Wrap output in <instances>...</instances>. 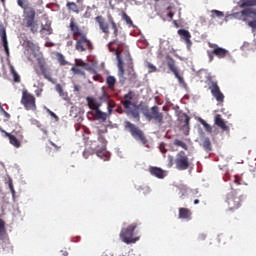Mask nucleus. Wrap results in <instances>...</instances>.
Masks as SVG:
<instances>
[{"mask_svg": "<svg viewBox=\"0 0 256 256\" xmlns=\"http://www.w3.org/2000/svg\"><path fill=\"white\" fill-rule=\"evenodd\" d=\"M10 73L13 77L14 83H21V76L17 73L14 66H10Z\"/></svg>", "mask_w": 256, "mask_h": 256, "instance_id": "obj_26", "label": "nucleus"}, {"mask_svg": "<svg viewBox=\"0 0 256 256\" xmlns=\"http://www.w3.org/2000/svg\"><path fill=\"white\" fill-rule=\"evenodd\" d=\"M5 137L9 139L10 145L19 149L21 147V141L23 139V132L18 130L17 132L12 131V133L5 132Z\"/></svg>", "mask_w": 256, "mask_h": 256, "instance_id": "obj_15", "label": "nucleus"}, {"mask_svg": "<svg viewBox=\"0 0 256 256\" xmlns=\"http://www.w3.org/2000/svg\"><path fill=\"white\" fill-rule=\"evenodd\" d=\"M94 116L96 117V119H98V121H102L103 123L107 121V113L101 111L100 109L95 111Z\"/></svg>", "mask_w": 256, "mask_h": 256, "instance_id": "obj_25", "label": "nucleus"}, {"mask_svg": "<svg viewBox=\"0 0 256 256\" xmlns=\"http://www.w3.org/2000/svg\"><path fill=\"white\" fill-rule=\"evenodd\" d=\"M150 173L158 179H165V171L159 167H150Z\"/></svg>", "mask_w": 256, "mask_h": 256, "instance_id": "obj_23", "label": "nucleus"}, {"mask_svg": "<svg viewBox=\"0 0 256 256\" xmlns=\"http://www.w3.org/2000/svg\"><path fill=\"white\" fill-rule=\"evenodd\" d=\"M238 7L240 9H253V7H256V0H240L238 1Z\"/></svg>", "mask_w": 256, "mask_h": 256, "instance_id": "obj_21", "label": "nucleus"}, {"mask_svg": "<svg viewBox=\"0 0 256 256\" xmlns=\"http://www.w3.org/2000/svg\"><path fill=\"white\" fill-rule=\"evenodd\" d=\"M0 38L7 39V30H5V28L0 29Z\"/></svg>", "mask_w": 256, "mask_h": 256, "instance_id": "obj_45", "label": "nucleus"}, {"mask_svg": "<svg viewBox=\"0 0 256 256\" xmlns=\"http://www.w3.org/2000/svg\"><path fill=\"white\" fill-rule=\"evenodd\" d=\"M234 183H236V185H241V183L239 182L238 176H235Z\"/></svg>", "mask_w": 256, "mask_h": 256, "instance_id": "obj_57", "label": "nucleus"}, {"mask_svg": "<svg viewBox=\"0 0 256 256\" xmlns=\"http://www.w3.org/2000/svg\"><path fill=\"white\" fill-rule=\"evenodd\" d=\"M244 196L243 194L237 192V191H232L227 195L226 203L228 205V208L230 211H236V209H239L243 203Z\"/></svg>", "mask_w": 256, "mask_h": 256, "instance_id": "obj_8", "label": "nucleus"}, {"mask_svg": "<svg viewBox=\"0 0 256 256\" xmlns=\"http://www.w3.org/2000/svg\"><path fill=\"white\" fill-rule=\"evenodd\" d=\"M5 234V221L0 219V237Z\"/></svg>", "mask_w": 256, "mask_h": 256, "instance_id": "obj_40", "label": "nucleus"}, {"mask_svg": "<svg viewBox=\"0 0 256 256\" xmlns=\"http://www.w3.org/2000/svg\"><path fill=\"white\" fill-rule=\"evenodd\" d=\"M194 205H199V199L194 200Z\"/></svg>", "mask_w": 256, "mask_h": 256, "instance_id": "obj_62", "label": "nucleus"}, {"mask_svg": "<svg viewBox=\"0 0 256 256\" xmlns=\"http://www.w3.org/2000/svg\"><path fill=\"white\" fill-rule=\"evenodd\" d=\"M202 146L205 151H211V140L208 137L204 138Z\"/></svg>", "mask_w": 256, "mask_h": 256, "instance_id": "obj_33", "label": "nucleus"}, {"mask_svg": "<svg viewBox=\"0 0 256 256\" xmlns=\"http://www.w3.org/2000/svg\"><path fill=\"white\" fill-rule=\"evenodd\" d=\"M168 161V167H173L175 164L178 171H187V169L191 167V162L187 154H185V151L178 152L175 159L173 156L169 155Z\"/></svg>", "mask_w": 256, "mask_h": 256, "instance_id": "obj_6", "label": "nucleus"}, {"mask_svg": "<svg viewBox=\"0 0 256 256\" xmlns=\"http://www.w3.org/2000/svg\"><path fill=\"white\" fill-rule=\"evenodd\" d=\"M21 105L26 111H37V99L27 90L22 91Z\"/></svg>", "mask_w": 256, "mask_h": 256, "instance_id": "obj_9", "label": "nucleus"}, {"mask_svg": "<svg viewBox=\"0 0 256 256\" xmlns=\"http://www.w3.org/2000/svg\"><path fill=\"white\" fill-rule=\"evenodd\" d=\"M106 83L111 91H115V83H117V79H115V76H108L106 79Z\"/></svg>", "mask_w": 256, "mask_h": 256, "instance_id": "obj_27", "label": "nucleus"}, {"mask_svg": "<svg viewBox=\"0 0 256 256\" xmlns=\"http://www.w3.org/2000/svg\"><path fill=\"white\" fill-rule=\"evenodd\" d=\"M199 123H201V125H203V127L207 133H213V127H211V125H209L207 123V121H205L203 118H199Z\"/></svg>", "mask_w": 256, "mask_h": 256, "instance_id": "obj_32", "label": "nucleus"}, {"mask_svg": "<svg viewBox=\"0 0 256 256\" xmlns=\"http://www.w3.org/2000/svg\"><path fill=\"white\" fill-rule=\"evenodd\" d=\"M182 121L184 122V127H187L189 129V123L191 121V118L187 114H183Z\"/></svg>", "mask_w": 256, "mask_h": 256, "instance_id": "obj_36", "label": "nucleus"}, {"mask_svg": "<svg viewBox=\"0 0 256 256\" xmlns=\"http://www.w3.org/2000/svg\"><path fill=\"white\" fill-rule=\"evenodd\" d=\"M124 109H126V115L135 119L137 122L141 121V114L139 113V106L129 100L122 101Z\"/></svg>", "mask_w": 256, "mask_h": 256, "instance_id": "obj_13", "label": "nucleus"}, {"mask_svg": "<svg viewBox=\"0 0 256 256\" xmlns=\"http://www.w3.org/2000/svg\"><path fill=\"white\" fill-rule=\"evenodd\" d=\"M116 113H119L120 115H122V113H123V107L118 106V107L116 108Z\"/></svg>", "mask_w": 256, "mask_h": 256, "instance_id": "obj_54", "label": "nucleus"}, {"mask_svg": "<svg viewBox=\"0 0 256 256\" xmlns=\"http://www.w3.org/2000/svg\"><path fill=\"white\" fill-rule=\"evenodd\" d=\"M57 93L60 95V97H63V99H65V97H67V93H65V91H63V86H61V84H57L55 87Z\"/></svg>", "mask_w": 256, "mask_h": 256, "instance_id": "obj_34", "label": "nucleus"}, {"mask_svg": "<svg viewBox=\"0 0 256 256\" xmlns=\"http://www.w3.org/2000/svg\"><path fill=\"white\" fill-rule=\"evenodd\" d=\"M214 123L215 125H217V127L222 129V131H229V126H227V124L225 123V120H223V118L221 117V114H217L215 116Z\"/></svg>", "mask_w": 256, "mask_h": 256, "instance_id": "obj_22", "label": "nucleus"}, {"mask_svg": "<svg viewBox=\"0 0 256 256\" xmlns=\"http://www.w3.org/2000/svg\"><path fill=\"white\" fill-rule=\"evenodd\" d=\"M137 226V223H132L127 227L121 229L119 237L122 243H126V245H131L136 241H139V236H135V229H137Z\"/></svg>", "mask_w": 256, "mask_h": 256, "instance_id": "obj_7", "label": "nucleus"}, {"mask_svg": "<svg viewBox=\"0 0 256 256\" xmlns=\"http://www.w3.org/2000/svg\"><path fill=\"white\" fill-rule=\"evenodd\" d=\"M223 234H220L219 236H218V241H221V239H223Z\"/></svg>", "mask_w": 256, "mask_h": 256, "instance_id": "obj_63", "label": "nucleus"}, {"mask_svg": "<svg viewBox=\"0 0 256 256\" xmlns=\"http://www.w3.org/2000/svg\"><path fill=\"white\" fill-rule=\"evenodd\" d=\"M86 71L91 73V75H96L97 74V70H95L93 67H87Z\"/></svg>", "mask_w": 256, "mask_h": 256, "instance_id": "obj_49", "label": "nucleus"}, {"mask_svg": "<svg viewBox=\"0 0 256 256\" xmlns=\"http://www.w3.org/2000/svg\"><path fill=\"white\" fill-rule=\"evenodd\" d=\"M93 80L98 81V83H103V76H101V74H99V73H96L93 76Z\"/></svg>", "mask_w": 256, "mask_h": 256, "instance_id": "obj_42", "label": "nucleus"}, {"mask_svg": "<svg viewBox=\"0 0 256 256\" xmlns=\"http://www.w3.org/2000/svg\"><path fill=\"white\" fill-rule=\"evenodd\" d=\"M211 13V17H218V19H222V17H225V14L219 10H212Z\"/></svg>", "mask_w": 256, "mask_h": 256, "instance_id": "obj_35", "label": "nucleus"}, {"mask_svg": "<svg viewBox=\"0 0 256 256\" xmlns=\"http://www.w3.org/2000/svg\"><path fill=\"white\" fill-rule=\"evenodd\" d=\"M100 101H103L104 103L109 101L110 96L107 94V92L103 91L102 95L99 97Z\"/></svg>", "mask_w": 256, "mask_h": 256, "instance_id": "obj_39", "label": "nucleus"}, {"mask_svg": "<svg viewBox=\"0 0 256 256\" xmlns=\"http://www.w3.org/2000/svg\"><path fill=\"white\" fill-rule=\"evenodd\" d=\"M166 61H167L168 68L175 75L176 79H178V83L182 85L184 89H187V82H185V79L183 78V76L179 75V70L177 69V66H175V59L167 55Z\"/></svg>", "mask_w": 256, "mask_h": 256, "instance_id": "obj_14", "label": "nucleus"}, {"mask_svg": "<svg viewBox=\"0 0 256 256\" xmlns=\"http://www.w3.org/2000/svg\"><path fill=\"white\" fill-rule=\"evenodd\" d=\"M42 31H47L49 35L53 33V29L51 28V25L46 24L45 26H42Z\"/></svg>", "mask_w": 256, "mask_h": 256, "instance_id": "obj_43", "label": "nucleus"}, {"mask_svg": "<svg viewBox=\"0 0 256 256\" xmlns=\"http://www.w3.org/2000/svg\"><path fill=\"white\" fill-rule=\"evenodd\" d=\"M208 47H210V49H213L212 51H207L208 59L210 62L213 61L215 57H218V59H225V57L229 55V50L221 48L217 44L209 43Z\"/></svg>", "mask_w": 256, "mask_h": 256, "instance_id": "obj_12", "label": "nucleus"}, {"mask_svg": "<svg viewBox=\"0 0 256 256\" xmlns=\"http://www.w3.org/2000/svg\"><path fill=\"white\" fill-rule=\"evenodd\" d=\"M113 113V106H109L108 108V114L111 115Z\"/></svg>", "mask_w": 256, "mask_h": 256, "instance_id": "obj_59", "label": "nucleus"}, {"mask_svg": "<svg viewBox=\"0 0 256 256\" xmlns=\"http://www.w3.org/2000/svg\"><path fill=\"white\" fill-rule=\"evenodd\" d=\"M248 26L251 27L252 29H256V19L249 21Z\"/></svg>", "mask_w": 256, "mask_h": 256, "instance_id": "obj_50", "label": "nucleus"}, {"mask_svg": "<svg viewBox=\"0 0 256 256\" xmlns=\"http://www.w3.org/2000/svg\"><path fill=\"white\" fill-rule=\"evenodd\" d=\"M122 19L127 23V25H133V20H131V17H129L127 13L122 14Z\"/></svg>", "mask_w": 256, "mask_h": 256, "instance_id": "obj_38", "label": "nucleus"}, {"mask_svg": "<svg viewBox=\"0 0 256 256\" xmlns=\"http://www.w3.org/2000/svg\"><path fill=\"white\" fill-rule=\"evenodd\" d=\"M173 145H175V147H181L182 149H184V151H188L189 149V146H187V144L183 142V140L175 139Z\"/></svg>", "mask_w": 256, "mask_h": 256, "instance_id": "obj_31", "label": "nucleus"}, {"mask_svg": "<svg viewBox=\"0 0 256 256\" xmlns=\"http://www.w3.org/2000/svg\"><path fill=\"white\" fill-rule=\"evenodd\" d=\"M209 89L218 103H223L225 101V95H223V92H221V88H219V84H217V82L211 81L209 84Z\"/></svg>", "mask_w": 256, "mask_h": 256, "instance_id": "obj_18", "label": "nucleus"}, {"mask_svg": "<svg viewBox=\"0 0 256 256\" xmlns=\"http://www.w3.org/2000/svg\"><path fill=\"white\" fill-rule=\"evenodd\" d=\"M174 16H175V14H174L173 12H169V13H168V17H169L170 19H173Z\"/></svg>", "mask_w": 256, "mask_h": 256, "instance_id": "obj_60", "label": "nucleus"}, {"mask_svg": "<svg viewBox=\"0 0 256 256\" xmlns=\"http://www.w3.org/2000/svg\"><path fill=\"white\" fill-rule=\"evenodd\" d=\"M87 102H88V107H90L94 111L99 110V107H101V102L97 101V99L95 98L88 97Z\"/></svg>", "mask_w": 256, "mask_h": 256, "instance_id": "obj_24", "label": "nucleus"}, {"mask_svg": "<svg viewBox=\"0 0 256 256\" xmlns=\"http://www.w3.org/2000/svg\"><path fill=\"white\" fill-rule=\"evenodd\" d=\"M0 131H1V133H4V135H5V133H7V131L3 130V128H1V127H0Z\"/></svg>", "mask_w": 256, "mask_h": 256, "instance_id": "obj_64", "label": "nucleus"}, {"mask_svg": "<svg viewBox=\"0 0 256 256\" xmlns=\"http://www.w3.org/2000/svg\"><path fill=\"white\" fill-rule=\"evenodd\" d=\"M24 45H25V47H27V49L32 51V53H35L36 51H39L38 46H36L35 43H33V41H31V40L25 41Z\"/></svg>", "mask_w": 256, "mask_h": 256, "instance_id": "obj_29", "label": "nucleus"}, {"mask_svg": "<svg viewBox=\"0 0 256 256\" xmlns=\"http://www.w3.org/2000/svg\"><path fill=\"white\" fill-rule=\"evenodd\" d=\"M177 33L182 41L186 43L188 49L191 48L193 45V42H191V32H189V30L179 29Z\"/></svg>", "mask_w": 256, "mask_h": 256, "instance_id": "obj_19", "label": "nucleus"}, {"mask_svg": "<svg viewBox=\"0 0 256 256\" xmlns=\"http://www.w3.org/2000/svg\"><path fill=\"white\" fill-rule=\"evenodd\" d=\"M107 20L103 16H97L95 18L96 23L99 25L100 31L104 33V39H109V35H111V31L109 30V27H111L113 33V37L117 39L119 36V27L117 26V22H115V18H113V15L107 14Z\"/></svg>", "mask_w": 256, "mask_h": 256, "instance_id": "obj_4", "label": "nucleus"}, {"mask_svg": "<svg viewBox=\"0 0 256 256\" xmlns=\"http://www.w3.org/2000/svg\"><path fill=\"white\" fill-rule=\"evenodd\" d=\"M69 29L72 34V38L75 43V49L79 53H84V51H92L94 49L93 42L87 37V33L79 27V24L75 22V18L70 19Z\"/></svg>", "mask_w": 256, "mask_h": 256, "instance_id": "obj_1", "label": "nucleus"}, {"mask_svg": "<svg viewBox=\"0 0 256 256\" xmlns=\"http://www.w3.org/2000/svg\"><path fill=\"white\" fill-rule=\"evenodd\" d=\"M108 49L111 53H116L119 81L123 85V83H125V68L123 67V60L121 59V43H119L117 39H114L108 43Z\"/></svg>", "mask_w": 256, "mask_h": 256, "instance_id": "obj_5", "label": "nucleus"}, {"mask_svg": "<svg viewBox=\"0 0 256 256\" xmlns=\"http://www.w3.org/2000/svg\"><path fill=\"white\" fill-rule=\"evenodd\" d=\"M149 73H155L157 71V67H155L153 64H148Z\"/></svg>", "mask_w": 256, "mask_h": 256, "instance_id": "obj_47", "label": "nucleus"}, {"mask_svg": "<svg viewBox=\"0 0 256 256\" xmlns=\"http://www.w3.org/2000/svg\"><path fill=\"white\" fill-rule=\"evenodd\" d=\"M56 59L61 67H65L68 64L67 60H65V56L59 52L56 53Z\"/></svg>", "mask_w": 256, "mask_h": 256, "instance_id": "obj_30", "label": "nucleus"}, {"mask_svg": "<svg viewBox=\"0 0 256 256\" xmlns=\"http://www.w3.org/2000/svg\"><path fill=\"white\" fill-rule=\"evenodd\" d=\"M124 99V101H131L133 99V91H129L127 94H125Z\"/></svg>", "mask_w": 256, "mask_h": 256, "instance_id": "obj_44", "label": "nucleus"}, {"mask_svg": "<svg viewBox=\"0 0 256 256\" xmlns=\"http://www.w3.org/2000/svg\"><path fill=\"white\" fill-rule=\"evenodd\" d=\"M38 63V67L44 77V79H47V81H50V83H53V78L51 77V72H49V67L47 66V61L43 57H38L36 59Z\"/></svg>", "mask_w": 256, "mask_h": 256, "instance_id": "obj_16", "label": "nucleus"}, {"mask_svg": "<svg viewBox=\"0 0 256 256\" xmlns=\"http://www.w3.org/2000/svg\"><path fill=\"white\" fill-rule=\"evenodd\" d=\"M2 111L4 113V117H6L7 119H9V117H11V115L7 111H5V109L2 108Z\"/></svg>", "mask_w": 256, "mask_h": 256, "instance_id": "obj_56", "label": "nucleus"}, {"mask_svg": "<svg viewBox=\"0 0 256 256\" xmlns=\"http://www.w3.org/2000/svg\"><path fill=\"white\" fill-rule=\"evenodd\" d=\"M173 25L176 27V29H179V23H177V20L173 21Z\"/></svg>", "mask_w": 256, "mask_h": 256, "instance_id": "obj_58", "label": "nucleus"}, {"mask_svg": "<svg viewBox=\"0 0 256 256\" xmlns=\"http://www.w3.org/2000/svg\"><path fill=\"white\" fill-rule=\"evenodd\" d=\"M159 149H160L161 153H163V154L167 153V148H165V143H161L159 146Z\"/></svg>", "mask_w": 256, "mask_h": 256, "instance_id": "obj_48", "label": "nucleus"}, {"mask_svg": "<svg viewBox=\"0 0 256 256\" xmlns=\"http://www.w3.org/2000/svg\"><path fill=\"white\" fill-rule=\"evenodd\" d=\"M4 51L6 53V57H9L10 53H9V46H4Z\"/></svg>", "mask_w": 256, "mask_h": 256, "instance_id": "obj_55", "label": "nucleus"}, {"mask_svg": "<svg viewBox=\"0 0 256 256\" xmlns=\"http://www.w3.org/2000/svg\"><path fill=\"white\" fill-rule=\"evenodd\" d=\"M124 129L129 131V133L133 136L134 139H136V141H141L143 145L147 144V138L145 137V134L135 124L126 120L124 122Z\"/></svg>", "mask_w": 256, "mask_h": 256, "instance_id": "obj_10", "label": "nucleus"}, {"mask_svg": "<svg viewBox=\"0 0 256 256\" xmlns=\"http://www.w3.org/2000/svg\"><path fill=\"white\" fill-rule=\"evenodd\" d=\"M144 117L147 121H155L159 126L163 125V112L159 111V106H153L150 110L147 108Z\"/></svg>", "mask_w": 256, "mask_h": 256, "instance_id": "obj_11", "label": "nucleus"}, {"mask_svg": "<svg viewBox=\"0 0 256 256\" xmlns=\"http://www.w3.org/2000/svg\"><path fill=\"white\" fill-rule=\"evenodd\" d=\"M8 185H9V189L12 193V197H15V188L13 187V181L10 180Z\"/></svg>", "mask_w": 256, "mask_h": 256, "instance_id": "obj_46", "label": "nucleus"}, {"mask_svg": "<svg viewBox=\"0 0 256 256\" xmlns=\"http://www.w3.org/2000/svg\"><path fill=\"white\" fill-rule=\"evenodd\" d=\"M198 239H199V241H205V239H207V235H205V234H200V235L198 236Z\"/></svg>", "mask_w": 256, "mask_h": 256, "instance_id": "obj_53", "label": "nucleus"}, {"mask_svg": "<svg viewBox=\"0 0 256 256\" xmlns=\"http://www.w3.org/2000/svg\"><path fill=\"white\" fill-rule=\"evenodd\" d=\"M74 90H75V91H79V90H80L79 85H75V86H74Z\"/></svg>", "mask_w": 256, "mask_h": 256, "instance_id": "obj_61", "label": "nucleus"}, {"mask_svg": "<svg viewBox=\"0 0 256 256\" xmlns=\"http://www.w3.org/2000/svg\"><path fill=\"white\" fill-rule=\"evenodd\" d=\"M193 212L189 208H179L178 209V217L179 219H186V221H191V217Z\"/></svg>", "mask_w": 256, "mask_h": 256, "instance_id": "obj_20", "label": "nucleus"}, {"mask_svg": "<svg viewBox=\"0 0 256 256\" xmlns=\"http://www.w3.org/2000/svg\"><path fill=\"white\" fill-rule=\"evenodd\" d=\"M71 71L74 75H83V76H85V71H83V70H81L77 67H72Z\"/></svg>", "mask_w": 256, "mask_h": 256, "instance_id": "obj_37", "label": "nucleus"}, {"mask_svg": "<svg viewBox=\"0 0 256 256\" xmlns=\"http://www.w3.org/2000/svg\"><path fill=\"white\" fill-rule=\"evenodd\" d=\"M17 5L23 9V25L30 29L31 33H37L39 24L35 20L37 16L35 8L29 6V0H17Z\"/></svg>", "mask_w": 256, "mask_h": 256, "instance_id": "obj_2", "label": "nucleus"}, {"mask_svg": "<svg viewBox=\"0 0 256 256\" xmlns=\"http://www.w3.org/2000/svg\"><path fill=\"white\" fill-rule=\"evenodd\" d=\"M66 7L69 11H72V13L79 15V6H77V3L67 2Z\"/></svg>", "mask_w": 256, "mask_h": 256, "instance_id": "obj_28", "label": "nucleus"}, {"mask_svg": "<svg viewBox=\"0 0 256 256\" xmlns=\"http://www.w3.org/2000/svg\"><path fill=\"white\" fill-rule=\"evenodd\" d=\"M76 67H87V63L83 62L81 59L75 60Z\"/></svg>", "mask_w": 256, "mask_h": 256, "instance_id": "obj_41", "label": "nucleus"}, {"mask_svg": "<svg viewBox=\"0 0 256 256\" xmlns=\"http://www.w3.org/2000/svg\"><path fill=\"white\" fill-rule=\"evenodd\" d=\"M109 107H112V109H113V107H115V101L108 100L107 109H109Z\"/></svg>", "mask_w": 256, "mask_h": 256, "instance_id": "obj_51", "label": "nucleus"}, {"mask_svg": "<svg viewBox=\"0 0 256 256\" xmlns=\"http://www.w3.org/2000/svg\"><path fill=\"white\" fill-rule=\"evenodd\" d=\"M2 45L3 47H9V42L7 41V38L2 39Z\"/></svg>", "mask_w": 256, "mask_h": 256, "instance_id": "obj_52", "label": "nucleus"}, {"mask_svg": "<svg viewBox=\"0 0 256 256\" xmlns=\"http://www.w3.org/2000/svg\"><path fill=\"white\" fill-rule=\"evenodd\" d=\"M243 10L240 12L232 13V17L234 19H239V21H247V17H251L254 15L256 17V9L254 8H242Z\"/></svg>", "mask_w": 256, "mask_h": 256, "instance_id": "obj_17", "label": "nucleus"}, {"mask_svg": "<svg viewBox=\"0 0 256 256\" xmlns=\"http://www.w3.org/2000/svg\"><path fill=\"white\" fill-rule=\"evenodd\" d=\"M105 149H107V140L101 135V130H98V140H91V149L84 150L83 155L85 159H88L90 155L96 154L103 161H109V155H107Z\"/></svg>", "mask_w": 256, "mask_h": 256, "instance_id": "obj_3", "label": "nucleus"}]
</instances>
